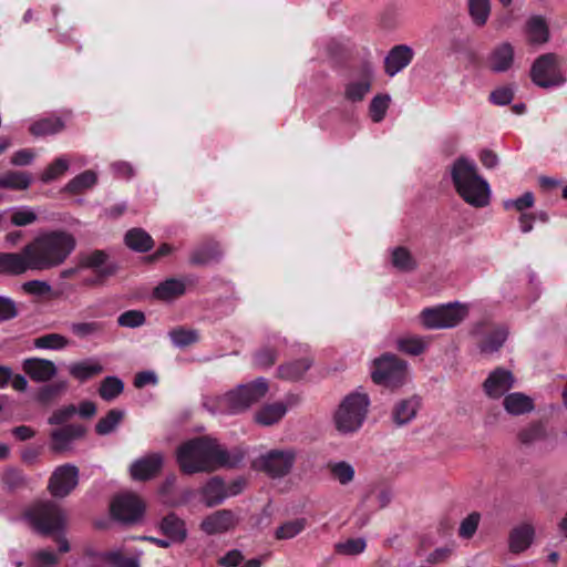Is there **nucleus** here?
<instances>
[{
    "label": "nucleus",
    "mask_w": 567,
    "mask_h": 567,
    "mask_svg": "<svg viewBox=\"0 0 567 567\" xmlns=\"http://www.w3.org/2000/svg\"><path fill=\"white\" fill-rule=\"evenodd\" d=\"M64 123L60 117L49 116L40 118L30 125V133L35 137L56 134L62 131Z\"/></svg>",
    "instance_id": "58836bf2"
},
{
    "label": "nucleus",
    "mask_w": 567,
    "mask_h": 567,
    "mask_svg": "<svg viewBox=\"0 0 567 567\" xmlns=\"http://www.w3.org/2000/svg\"><path fill=\"white\" fill-rule=\"evenodd\" d=\"M79 484V468L74 464L58 466L48 483L50 494L58 498L68 496Z\"/></svg>",
    "instance_id": "ddd939ff"
},
{
    "label": "nucleus",
    "mask_w": 567,
    "mask_h": 567,
    "mask_svg": "<svg viewBox=\"0 0 567 567\" xmlns=\"http://www.w3.org/2000/svg\"><path fill=\"white\" fill-rule=\"evenodd\" d=\"M430 342L429 337L408 334L396 340V348L405 354L420 355L427 349Z\"/></svg>",
    "instance_id": "f704fd0d"
},
{
    "label": "nucleus",
    "mask_w": 567,
    "mask_h": 567,
    "mask_svg": "<svg viewBox=\"0 0 567 567\" xmlns=\"http://www.w3.org/2000/svg\"><path fill=\"white\" fill-rule=\"evenodd\" d=\"M124 412L117 409H112L107 414L100 419L95 425V431L99 435H107L112 433L123 420Z\"/></svg>",
    "instance_id": "3c124183"
},
{
    "label": "nucleus",
    "mask_w": 567,
    "mask_h": 567,
    "mask_svg": "<svg viewBox=\"0 0 567 567\" xmlns=\"http://www.w3.org/2000/svg\"><path fill=\"white\" fill-rule=\"evenodd\" d=\"M287 341L285 338L272 334L268 338L267 343L257 350L254 354V364L259 369L271 368L280 352L286 348Z\"/></svg>",
    "instance_id": "f3484780"
},
{
    "label": "nucleus",
    "mask_w": 567,
    "mask_h": 567,
    "mask_svg": "<svg viewBox=\"0 0 567 567\" xmlns=\"http://www.w3.org/2000/svg\"><path fill=\"white\" fill-rule=\"evenodd\" d=\"M68 370L71 377L75 380L85 382L93 377L101 374L104 368L97 359L89 358L71 363Z\"/></svg>",
    "instance_id": "c756f323"
},
{
    "label": "nucleus",
    "mask_w": 567,
    "mask_h": 567,
    "mask_svg": "<svg viewBox=\"0 0 567 567\" xmlns=\"http://www.w3.org/2000/svg\"><path fill=\"white\" fill-rule=\"evenodd\" d=\"M535 198L532 192L524 193L520 197L515 199H507L504 202L505 209L515 208L518 212L530 208L534 206Z\"/></svg>",
    "instance_id": "e2e57ef3"
},
{
    "label": "nucleus",
    "mask_w": 567,
    "mask_h": 567,
    "mask_svg": "<svg viewBox=\"0 0 567 567\" xmlns=\"http://www.w3.org/2000/svg\"><path fill=\"white\" fill-rule=\"evenodd\" d=\"M515 50L509 42L496 45L488 56V65L494 73L507 72L514 64Z\"/></svg>",
    "instance_id": "b1692460"
},
{
    "label": "nucleus",
    "mask_w": 567,
    "mask_h": 567,
    "mask_svg": "<svg viewBox=\"0 0 567 567\" xmlns=\"http://www.w3.org/2000/svg\"><path fill=\"white\" fill-rule=\"evenodd\" d=\"M157 529L174 544H183L187 536V527L184 519L175 513H169L157 523Z\"/></svg>",
    "instance_id": "412c9836"
},
{
    "label": "nucleus",
    "mask_w": 567,
    "mask_h": 567,
    "mask_svg": "<svg viewBox=\"0 0 567 567\" xmlns=\"http://www.w3.org/2000/svg\"><path fill=\"white\" fill-rule=\"evenodd\" d=\"M365 540L363 538L348 539L337 545V550L344 555H358L365 549Z\"/></svg>",
    "instance_id": "69168bd1"
},
{
    "label": "nucleus",
    "mask_w": 567,
    "mask_h": 567,
    "mask_svg": "<svg viewBox=\"0 0 567 567\" xmlns=\"http://www.w3.org/2000/svg\"><path fill=\"white\" fill-rule=\"evenodd\" d=\"M69 344V339L60 333H47L33 340V347L43 350H62Z\"/></svg>",
    "instance_id": "c03bdc74"
},
{
    "label": "nucleus",
    "mask_w": 567,
    "mask_h": 567,
    "mask_svg": "<svg viewBox=\"0 0 567 567\" xmlns=\"http://www.w3.org/2000/svg\"><path fill=\"white\" fill-rule=\"evenodd\" d=\"M38 219L35 210L30 206H19L11 209V224L13 226H28Z\"/></svg>",
    "instance_id": "864d4df0"
},
{
    "label": "nucleus",
    "mask_w": 567,
    "mask_h": 567,
    "mask_svg": "<svg viewBox=\"0 0 567 567\" xmlns=\"http://www.w3.org/2000/svg\"><path fill=\"white\" fill-rule=\"evenodd\" d=\"M186 292V280L183 278H168L159 282L153 290L157 300L171 302Z\"/></svg>",
    "instance_id": "bb28decb"
},
{
    "label": "nucleus",
    "mask_w": 567,
    "mask_h": 567,
    "mask_svg": "<svg viewBox=\"0 0 567 567\" xmlns=\"http://www.w3.org/2000/svg\"><path fill=\"white\" fill-rule=\"evenodd\" d=\"M514 99V91L509 86L497 87L489 94L491 103L499 106L508 105Z\"/></svg>",
    "instance_id": "0e129e2a"
},
{
    "label": "nucleus",
    "mask_w": 567,
    "mask_h": 567,
    "mask_svg": "<svg viewBox=\"0 0 567 567\" xmlns=\"http://www.w3.org/2000/svg\"><path fill=\"white\" fill-rule=\"evenodd\" d=\"M514 381L511 371L498 368L485 380L484 390L488 396L498 399L513 388Z\"/></svg>",
    "instance_id": "4be33fe9"
},
{
    "label": "nucleus",
    "mask_w": 567,
    "mask_h": 567,
    "mask_svg": "<svg viewBox=\"0 0 567 567\" xmlns=\"http://www.w3.org/2000/svg\"><path fill=\"white\" fill-rule=\"evenodd\" d=\"M241 447L227 450L216 439L199 436L182 443L176 450V462L182 473H210L220 467L234 468L245 460Z\"/></svg>",
    "instance_id": "f257e3e1"
},
{
    "label": "nucleus",
    "mask_w": 567,
    "mask_h": 567,
    "mask_svg": "<svg viewBox=\"0 0 567 567\" xmlns=\"http://www.w3.org/2000/svg\"><path fill=\"white\" fill-rule=\"evenodd\" d=\"M413 59V50L404 44L393 47L385 56V73L394 76L406 68Z\"/></svg>",
    "instance_id": "393cba45"
},
{
    "label": "nucleus",
    "mask_w": 567,
    "mask_h": 567,
    "mask_svg": "<svg viewBox=\"0 0 567 567\" xmlns=\"http://www.w3.org/2000/svg\"><path fill=\"white\" fill-rule=\"evenodd\" d=\"M76 414V406L69 404L56 409L51 416L48 419V423L51 425H62L72 419Z\"/></svg>",
    "instance_id": "052dcab7"
},
{
    "label": "nucleus",
    "mask_w": 567,
    "mask_h": 567,
    "mask_svg": "<svg viewBox=\"0 0 567 567\" xmlns=\"http://www.w3.org/2000/svg\"><path fill=\"white\" fill-rule=\"evenodd\" d=\"M168 337L172 343L179 349L186 348L190 344L198 342V331L195 329H186L184 327H177L168 332Z\"/></svg>",
    "instance_id": "37998d69"
},
{
    "label": "nucleus",
    "mask_w": 567,
    "mask_h": 567,
    "mask_svg": "<svg viewBox=\"0 0 567 567\" xmlns=\"http://www.w3.org/2000/svg\"><path fill=\"white\" fill-rule=\"evenodd\" d=\"M32 270L31 257L24 252H0V272L8 275H21Z\"/></svg>",
    "instance_id": "a878e982"
},
{
    "label": "nucleus",
    "mask_w": 567,
    "mask_h": 567,
    "mask_svg": "<svg viewBox=\"0 0 567 567\" xmlns=\"http://www.w3.org/2000/svg\"><path fill=\"white\" fill-rule=\"evenodd\" d=\"M471 334L480 338L477 343L482 354L491 355L499 351L508 337V330L504 326H492L487 321L476 322Z\"/></svg>",
    "instance_id": "9b49d317"
},
{
    "label": "nucleus",
    "mask_w": 567,
    "mask_h": 567,
    "mask_svg": "<svg viewBox=\"0 0 567 567\" xmlns=\"http://www.w3.org/2000/svg\"><path fill=\"white\" fill-rule=\"evenodd\" d=\"M71 333L80 340H87L101 336L104 323L101 321H78L69 326Z\"/></svg>",
    "instance_id": "4c0bfd02"
},
{
    "label": "nucleus",
    "mask_w": 567,
    "mask_h": 567,
    "mask_svg": "<svg viewBox=\"0 0 567 567\" xmlns=\"http://www.w3.org/2000/svg\"><path fill=\"white\" fill-rule=\"evenodd\" d=\"M22 369L32 381L38 383L50 381L58 372L53 361L37 357L24 359Z\"/></svg>",
    "instance_id": "6ab92c4d"
},
{
    "label": "nucleus",
    "mask_w": 567,
    "mask_h": 567,
    "mask_svg": "<svg viewBox=\"0 0 567 567\" xmlns=\"http://www.w3.org/2000/svg\"><path fill=\"white\" fill-rule=\"evenodd\" d=\"M451 176L457 194L468 205L482 208L489 204L491 188L478 174L473 159L457 158L451 167Z\"/></svg>",
    "instance_id": "20e7f679"
},
{
    "label": "nucleus",
    "mask_w": 567,
    "mask_h": 567,
    "mask_svg": "<svg viewBox=\"0 0 567 567\" xmlns=\"http://www.w3.org/2000/svg\"><path fill=\"white\" fill-rule=\"evenodd\" d=\"M504 409L508 414L522 415L534 410V401L522 392H513L504 398Z\"/></svg>",
    "instance_id": "7c9ffc66"
},
{
    "label": "nucleus",
    "mask_w": 567,
    "mask_h": 567,
    "mask_svg": "<svg viewBox=\"0 0 567 567\" xmlns=\"http://www.w3.org/2000/svg\"><path fill=\"white\" fill-rule=\"evenodd\" d=\"M332 476L342 485L350 483L354 477V468L351 464L341 461L331 465Z\"/></svg>",
    "instance_id": "13d9d810"
},
{
    "label": "nucleus",
    "mask_w": 567,
    "mask_h": 567,
    "mask_svg": "<svg viewBox=\"0 0 567 567\" xmlns=\"http://www.w3.org/2000/svg\"><path fill=\"white\" fill-rule=\"evenodd\" d=\"M526 32L533 44H544L549 40V29L543 16H532L527 20Z\"/></svg>",
    "instance_id": "473e14b6"
},
{
    "label": "nucleus",
    "mask_w": 567,
    "mask_h": 567,
    "mask_svg": "<svg viewBox=\"0 0 567 567\" xmlns=\"http://www.w3.org/2000/svg\"><path fill=\"white\" fill-rule=\"evenodd\" d=\"M420 408L417 396L400 400L392 410V420L398 426H403L415 419Z\"/></svg>",
    "instance_id": "c85d7f7f"
},
{
    "label": "nucleus",
    "mask_w": 567,
    "mask_h": 567,
    "mask_svg": "<svg viewBox=\"0 0 567 567\" xmlns=\"http://www.w3.org/2000/svg\"><path fill=\"white\" fill-rule=\"evenodd\" d=\"M390 101L391 99L388 94L377 95L371 100L369 111L374 123H379L384 118Z\"/></svg>",
    "instance_id": "6e6d98bb"
},
{
    "label": "nucleus",
    "mask_w": 567,
    "mask_h": 567,
    "mask_svg": "<svg viewBox=\"0 0 567 567\" xmlns=\"http://www.w3.org/2000/svg\"><path fill=\"white\" fill-rule=\"evenodd\" d=\"M32 558L38 567H50L59 563L58 555L49 549L37 550L32 554Z\"/></svg>",
    "instance_id": "338daca9"
},
{
    "label": "nucleus",
    "mask_w": 567,
    "mask_h": 567,
    "mask_svg": "<svg viewBox=\"0 0 567 567\" xmlns=\"http://www.w3.org/2000/svg\"><path fill=\"white\" fill-rule=\"evenodd\" d=\"M18 316L16 302L9 298L0 295V322L9 321Z\"/></svg>",
    "instance_id": "774afa93"
},
{
    "label": "nucleus",
    "mask_w": 567,
    "mask_h": 567,
    "mask_svg": "<svg viewBox=\"0 0 567 567\" xmlns=\"http://www.w3.org/2000/svg\"><path fill=\"white\" fill-rule=\"evenodd\" d=\"M535 530L532 525L524 524L514 528L509 535V549L513 553H520L527 549L533 539Z\"/></svg>",
    "instance_id": "2f4dec72"
},
{
    "label": "nucleus",
    "mask_w": 567,
    "mask_h": 567,
    "mask_svg": "<svg viewBox=\"0 0 567 567\" xmlns=\"http://www.w3.org/2000/svg\"><path fill=\"white\" fill-rule=\"evenodd\" d=\"M199 495L206 507H215L228 498L225 482L219 476H214L207 480V482L200 487Z\"/></svg>",
    "instance_id": "5701e85b"
},
{
    "label": "nucleus",
    "mask_w": 567,
    "mask_h": 567,
    "mask_svg": "<svg viewBox=\"0 0 567 567\" xmlns=\"http://www.w3.org/2000/svg\"><path fill=\"white\" fill-rule=\"evenodd\" d=\"M299 403V396L290 394L286 398V403L276 402L264 405L256 414L255 420L264 426L272 425L279 422L287 413L288 406Z\"/></svg>",
    "instance_id": "a211bd4d"
},
{
    "label": "nucleus",
    "mask_w": 567,
    "mask_h": 567,
    "mask_svg": "<svg viewBox=\"0 0 567 567\" xmlns=\"http://www.w3.org/2000/svg\"><path fill=\"white\" fill-rule=\"evenodd\" d=\"M371 377L377 384L398 388L406 380L408 363L394 354H382L373 361Z\"/></svg>",
    "instance_id": "1a4fd4ad"
},
{
    "label": "nucleus",
    "mask_w": 567,
    "mask_h": 567,
    "mask_svg": "<svg viewBox=\"0 0 567 567\" xmlns=\"http://www.w3.org/2000/svg\"><path fill=\"white\" fill-rule=\"evenodd\" d=\"M145 315L141 310H127L120 315L117 323L124 328H138L145 323Z\"/></svg>",
    "instance_id": "bf43d9fd"
},
{
    "label": "nucleus",
    "mask_w": 567,
    "mask_h": 567,
    "mask_svg": "<svg viewBox=\"0 0 567 567\" xmlns=\"http://www.w3.org/2000/svg\"><path fill=\"white\" fill-rule=\"evenodd\" d=\"M112 516L123 524H135L142 520L145 504L133 493H123L114 497L111 504Z\"/></svg>",
    "instance_id": "f8f14e48"
},
{
    "label": "nucleus",
    "mask_w": 567,
    "mask_h": 567,
    "mask_svg": "<svg viewBox=\"0 0 567 567\" xmlns=\"http://www.w3.org/2000/svg\"><path fill=\"white\" fill-rule=\"evenodd\" d=\"M480 519L481 516L476 512L471 513L467 517H465L460 525V536L463 538H471L478 527Z\"/></svg>",
    "instance_id": "680f3d73"
},
{
    "label": "nucleus",
    "mask_w": 567,
    "mask_h": 567,
    "mask_svg": "<svg viewBox=\"0 0 567 567\" xmlns=\"http://www.w3.org/2000/svg\"><path fill=\"white\" fill-rule=\"evenodd\" d=\"M371 70H368L367 76L360 80L350 81L344 87V97L351 102H360L370 92Z\"/></svg>",
    "instance_id": "ea45409f"
},
{
    "label": "nucleus",
    "mask_w": 567,
    "mask_h": 567,
    "mask_svg": "<svg viewBox=\"0 0 567 567\" xmlns=\"http://www.w3.org/2000/svg\"><path fill=\"white\" fill-rule=\"evenodd\" d=\"M97 176L92 171H85L72 178L64 187L71 194H79L96 184Z\"/></svg>",
    "instance_id": "49530a36"
},
{
    "label": "nucleus",
    "mask_w": 567,
    "mask_h": 567,
    "mask_svg": "<svg viewBox=\"0 0 567 567\" xmlns=\"http://www.w3.org/2000/svg\"><path fill=\"white\" fill-rule=\"evenodd\" d=\"M123 391L124 382L115 375L104 378L99 388L100 396L106 402L115 400Z\"/></svg>",
    "instance_id": "a19ab883"
},
{
    "label": "nucleus",
    "mask_w": 567,
    "mask_h": 567,
    "mask_svg": "<svg viewBox=\"0 0 567 567\" xmlns=\"http://www.w3.org/2000/svg\"><path fill=\"white\" fill-rule=\"evenodd\" d=\"M73 235L63 230H52L38 236L24 247L31 257L32 270H49L61 266L75 249Z\"/></svg>",
    "instance_id": "f03ea898"
},
{
    "label": "nucleus",
    "mask_w": 567,
    "mask_h": 567,
    "mask_svg": "<svg viewBox=\"0 0 567 567\" xmlns=\"http://www.w3.org/2000/svg\"><path fill=\"white\" fill-rule=\"evenodd\" d=\"M370 400L368 394L354 391L347 395L334 413L333 421L341 434L357 432L363 424Z\"/></svg>",
    "instance_id": "39448f33"
},
{
    "label": "nucleus",
    "mask_w": 567,
    "mask_h": 567,
    "mask_svg": "<svg viewBox=\"0 0 567 567\" xmlns=\"http://www.w3.org/2000/svg\"><path fill=\"white\" fill-rule=\"evenodd\" d=\"M68 388V380H56L53 383L40 388L37 393V400L42 404H47L54 400L55 398L60 396L61 394L65 393Z\"/></svg>",
    "instance_id": "a18cd8bd"
},
{
    "label": "nucleus",
    "mask_w": 567,
    "mask_h": 567,
    "mask_svg": "<svg viewBox=\"0 0 567 567\" xmlns=\"http://www.w3.org/2000/svg\"><path fill=\"white\" fill-rule=\"evenodd\" d=\"M268 389L267 379L258 378L252 382L239 384L223 395L204 396L202 405L212 415L238 414L262 399Z\"/></svg>",
    "instance_id": "7ed1b4c3"
},
{
    "label": "nucleus",
    "mask_w": 567,
    "mask_h": 567,
    "mask_svg": "<svg viewBox=\"0 0 567 567\" xmlns=\"http://www.w3.org/2000/svg\"><path fill=\"white\" fill-rule=\"evenodd\" d=\"M221 252L217 244H207L195 248L189 257V262L194 266H207L219 261Z\"/></svg>",
    "instance_id": "c9c22d12"
},
{
    "label": "nucleus",
    "mask_w": 567,
    "mask_h": 567,
    "mask_svg": "<svg viewBox=\"0 0 567 567\" xmlns=\"http://www.w3.org/2000/svg\"><path fill=\"white\" fill-rule=\"evenodd\" d=\"M532 81L540 87H554L565 83L561 75L557 55L546 53L535 60L530 69Z\"/></svg>",
    "instance_id": "9d476101"
},
{
    "label": "nucleus",
    "mask_w": 567,
    "mask_h": 567,
    "mask_svg": "<svg viewBox=\"0 0 567 567\" xmlns=\"http://www.w3.org/2000/svg\"><path fill=\"white\" fill-rule=\"evenodd\" d=\"M125 244L132 250L146 252L153 248L152 237L142 228H132L125 235Z\"/></svg>",
    "instance_id": "e433bc0d"
},
{
    "label": "nucleus",
    "mask_w": 567,
    "mask_h": 567,
    "mask_svg": "<svg viewBox=\"0 0 567 567\" xmlns=\"http://www.w3.org/2000/svg\"><path fill=\"white\" fill-rule=\"evenodd\" d=\"M307 524V519L303 517L288 520L276 529L275 537L279 540L291 539L299 535L306 528Z\"/></svg>",
    "instance_id": "8fccbe9b"
},
{
    "label": "nucleus",
    "mask_w": 567,
    "mask_h": 567,
    "mask_svg": "<svg viewBox=\"0 0 567 567\" xmlns=\"http://www.w3.org/2000/svg\"><path fill=\"white\" fill-rule=\"evenodd\" d=\"M85 433L86 427L78 423L54 429L50 433V449L55 453L69 452L73 449L74 442L83 439Z\"/></svg>",
    "instance_id": "4468645a"
},
{
    "label": "nucleus",
    "mask_w": 567,
    "mask_h": 567,
    "mask_svg": "<svg viewBox=\"0 0 567 567\" xmlns=\"http://www.w3.org/2000/svg\"><path fill=\"white\" fill-rule=\"evenodd\" d=\"M297 460L295 449H272L256 457L251 466L270 478H282L290 474Z\"/></svg>",
    "instance_id": "6e6552de"
},
{
    "label": "nucleus",
    "mask_w": 567,
    "mask_h": 567,
    "mask_svg": "<svg viewBox=\"0 0 567 567\" xmlns=\"http://www.w3.org/2000/svg\"><path fill=\"white\" fill-rule=\"evenodd\" d=\"M31 181L28 173L8 172L0 177V188L23 190L30 186Z\"/></svg>",
    "instance_id": "79ce46f5"
},
{
    "label": "nucleus",
    "mask_w": 567,
    "mask_h": 567,
    "mask_svg": "<svg viewBox=\"0 0 567 567\" xmlns=\"http://www.w3.org/2000/svg\"><path fill=\"white\" fill-rule=\"evenodd\" d=\"M468 12L475 25H485L491 13L489 0H468Z\"/></svg>",
    "instance_id": "de8ad7c7"
},
{
    "label": "nucleus",
    "mask_w": 567,
    "mask_h": 567,
    "mask_svg": "<svg viewBox=\"0 0 567 567\" xmlns=\"http://www.w3.org/2000/svg\"><path fill=\"white\" fill-rule=\"evenodd\" d=\"M239 517L230 509H219L206 516L200 523V529L206 535L224 534L234 529Z\"/></svg>",
    "instance_id": "2eb2a0df"
},
{
    "label": "nucleus",
    "mask_w": 567,
    "mask_h": 567,
    "mask_svg": "<svg viewBox=\"0 0 567 567\" xmlns=\"http://www.w3.org/2000/svg\"><path fill=\"white\" fill-rule=\"evenodd\" d=\"M31 527L41 535L60 534L66 527V514L54 502H39L24 514Z\"/></svg>",
    "instance_id": "423d86ee"
},
{
    "label": "nucleus",
    "mask_w": 567,
    "mask_h": 567,
    "mask_svg": "<svg viewBox=\"0 0 567 567\" xmlns=\"http://www.w3.org/2000/svg\"><path fill=\"white\" fill-rule=\"evenodd\" d=\"M547 439V429L542 422H532L517 433L518 442L524 446H532Z\"/></svg>",
    "instance_id": "72a5a7b5"
},
{
    "label": "nucleus",
    "mask_w": 567,
    "mask_h": 567,
    "mask_svg": "<svg viewBox=\"0 0 567 567\" xmlns=\"http://www.w3.org/2000/svg\"><path fill=\"white\" fill-rule=\"evenodd\" d=\"M69 161L61 156L58 157L53 163H51L45 171L41 175V181L43 183H50L54 179L61 177L69 169Z\"/></svg>",
    "instance_id": "5fc2aeb1"
},
{
    "label": "nucleus",
    "mask_w": 567,
    "mask_h": 567,
    "mask_svg": "<svg viewBox=\"0 0 567 567\" xmlns=\"http://www.w3.org/2000/svg\"><path fill=\"white\" fill-rule=\"evenodd\" d=\"M312 364L313 359L311 357L289 361L278 367L277 375L285 381L296 382L303 378Z\"/></svg>",
    "instance_id": "cd10ccee"
},
{
    "label": "nucleus",
    "mask_w": 567,
    "mask_h": 567,
    "mask_svg": "<svg viewBox=\"0 0 567 567\" xmlns=\"http://www.w3.org/2000/svg\"><path fill=\"white\" fill-rule=\"evenodd\" d=\"M83 268H80V260L78 259L76 266L65 268L59 272L56 286L60 293L74 291V287L66 284V280L78 278Z\"/></svg>",
    "instance_id": "4d7b16f0"
},
{
    "label": "nucleus",
    "mask_w": 567,
    "mask_h": 567,
    "mask_svg": "<svg viewBox=\"0 0 567 567\" xmlns=\"http://www.w3.org/2000/svg\"><path fill=\"white\" fill-rule=\"evenodd\" d=\"M391 261L393 267L400 271H412L416 268V261L411 252L404 247H396L392 250Z\"/></svg>",
    "instance_id": "09e8293b"
},
{
    "label": "nucleus",
    "mask_w": 567,
    "mask_h": 567,
    "mask_svg": "<svg viewBox=\"0 0 567 567\" xmlns=\"http://www.w3.org/2000/svg\"><path fill=\"white\" fill-rule=\"evenodd\" d=\"M162 465V454H150L133 462L130 466V474L134 481H147L159 472Z\"/></svg>",
    "instance_id": "aec40b11"
},
{
    "label": "nucleus",
    "mask_w": 567,
    "mask_h": 567,
    "mask_svg": "<svg viewBox=\"0 0 567 567\" xmlns=\"http://www.w3.org/2000/svg\"><path fill=\"white\" fill-rule=\"evenodd\" d=\"M468 315V307L460 302H449L433 308H425L420 320L425 329H450L460 324Z\"/></svg>",
    "instance_id": "0eeeda50"
},
{
    "label": "nucleus",
    "mask_w": 567,
    "mask_h": 567,
    "mask_svg": "<svg viewBox=\"0 0 567 567\" xmlns=\"http://www.w3.org/2000/svg\"><path fill=\"white\" fill-rule=\"evenodd\" d=\"M78 259L80 268L92 269L100 277H111L117 270V266L110 261L109 255L104 250L83 252L78 256Z\"/></svg>",
    "instance_id": "dca6fc26"
},
{
    "label": "nucleus",
    "mask_w": 567,
    "mask_h": 567,
    "mask_svg": "<svg viewBox=\"0 0 567 567\" xmlns=\"http://www.w3.org/2000/svg\"><path fill=\"white\" fill-rule=\"evenodd\" d=\"M244 556L240 550L233 549L219 559L221 566L227 567H260L261 560L259 558H252L244 563Z\"/></svg>",
    "instance_id": "603ef678"
}]
</instances>
